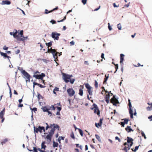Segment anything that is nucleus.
<instances>
[{"mask_svg": "<svg viewBox=\"0 0 152 152\" xmlns=\"http://www.w3.org/2000/svg\"><path fill=\"white\" fill-rule=\"evenodd\" d=\"M51 107H50L49 108H47L46 107H42V109L44 112L48 111L49 110H51Z\"/></svg>", "mask_w": 152, "mask_h": 152, "instance_id": "dca6fc26", "label": "nucleus"}, {"mask_svg": "<svg viewBox=\"0 0 152 152\" xmlns=\"http://www.w3.org/2000/svg\"><path fill=\"white\" fill-rule=\"evenodd\" d=\"M45 74L43 73H42L41 75H35L34 74L33 75V77H35L36 78L39 79H41L42 80L44 77L45 76Z\"/></svg>", "mask_w": 152, "mask_h": 152, "instance_id": "6e6552de", "label": "nucleus"}, {"mask_svg": "<svg viewBox=\"0 0 152 152\" xmlns=\"http://www.w3.org/2000/svg\"><path fill=\"white\" fill-rule=\"evenodd\" d=\"M33 149H30L28 148V150L30 151H33V152H38L37 149L36 147H33Z\"/></svg>", "mask_w": 152, "mask_h": 152, "instance_id": "b1692460", "label": "nucleus"}, {"mask_svg": "<svg viewBox=\"0 0 152 152\" xmlns=\"http://www.w3.org/2000/svg\"><path fill=\"white\" fill-rule=\"evenodd\" d=\"M97 125H98V126H102V125L101 124H99V123H98V124H97V123H96L95 124V126L96 127H98V126H97Z\"/></svg>", "mask_w": 152, "mask_h": 152, "instance_id": "052dcab7", "label": "nucleus"}, {"mask_svg": "<svg viewBox=\"0 0 152 152\" xmlns=\"http://www.w3.org/2000/svg\"><path fill=\"white\" fill-rule=\"evenodd\" d=\"M59 88H57V87H56L53 90V93L55 94H56V93L55 92V91H59Z\"/></svg>", "mask_w": 152, "mask_h": 152, "instance_id": "37998d69", "label": "nucleus"}, {"mask_svg": "<svg viewBox=\"0 0 152 152\" xmlns=\"http://www.w3.org/2000/svg\"><path fill=\"white\" fill-rule=\"evenodd\" d=\"M128 102H129V113L130 114V117L131 118H133V111L131 109V107H132V106L131 105V104L130 102V100L129 99H128Z\"/></svg>", "mask_w": 152, "mask_h": 152, "instance_id": "39448f33", "label": "nucleus"}, {"mask_svg": "<svg viewBox=\"0 0 152 152\" xmlns=\"http://www.w3.org/2000/svg\"><path fill=\"white\" fill-rule=\"evenodd\" d=\"M58 52H57L56 53H55L53 55V57L55 58V61H58V60L57 59L58 58V56H57V54L58 53ZM56 63H57L56 62Z\"/></svg>", "mask_w": 152, "mask_h": 152, "instance_id": "a878e982", "label": "nucleus"}, {"mask_svg": "<svg viewBox=\"0 0 152 152\" xmlns=\"http://www.w3.org/2000/svg\"><path fill=\"white\" fill-rule=\"evenodd\" d=\"M45 124L47 125V126L46 127V130H47L49 128L52 129V128L53 127L54 125H55V124H50V126L48 125V124L47 123H45Z\"/></svg>", "mask_w": 152, "mask_h": 152, "instance_id": "4be33fe9", "label": "nucleus"}, {"mask_svg": "<svg viewBox=\"0 0 152 152\" xmlns=\"http://www.w3.org/2000/svg\"><path fill=\"white\" fill-rule=\"evenodd\" d=\"M60 35V34L56 32H53L52 33V37L54 39L58 40L59 39L58 36Z\"/></svg>", "mask_w": 152, "mask_h": 152, "instance_id": "423d86ee", "label": "nucleus"}, {"mask_svg": "<svg viewBox=\"0 0 152 152\" xmlns=\"http://www.w3.org/2000/svg\"><path fill=\"white\" fill-rule=\"evenodd\" d=\"M108 75H108L107 76V75H105V77L106 78L104 79V80L103 82L104 84L106 83V81L109 77Z\"/></svg>", "mask_w": 152, "mask_h": 152, "instance_id": "2f4dec72", "label": "nucleus"}, {"mask_svg": "<svg viewBox=\"0 0 152 152\" xmlns=\"http://www.w3.org/2000/svg\"><path fill=\"white\" fill-rule=\"evenodd\" d=\"M51 107V110H54L56 108V107L53 105H52Z\"/></svg>", "mask_w": 152, "mask_h": 152, "instance_id": "4d7b16f0", "label": "nucleus"}, {"mask_svg": "<svg viewBox=\"0 0 152 152\" xmlns=\"http://www.w3.org/2000/svg\"><path fill=\"white\" fill-rule=\"evenodd\" d=\"M94 86L96 88H97L98 87V83L96 80H95Z\"/></svg>", "mask_w": 152, "mask_h": 152, "instance_id": "a19ab883", "label": "nucleus"}, {"mask_svg": "<svg viewBox=\"0 0 152 152\" xmlns=\"http://www.w3.org/2000/svg\"><path fill=\"white\" fill-rule=\"evenodd\" d=\"M20 50H18L16 51H15V53L16 54H18L20 52Z\"/></svg>", "mask_w": 152, "mask_h": 152, "instance_id": "69168bd1", "label": "nucleus"}, {"mask_svg": "<svg viewBox=\"0 0 152 152\" xmlns=\"http://www.w3.org/2000/svg\"><path fill=\"white\" fill-rule=\"evenodd\" d=\"M59 128V126L57 124H55V125H54V126H53V128L52 129H54V131H55V129H58V130Z\"/></svg>", "mask_w": 152, "mask_h": 152, "instance_id": "c756f323", "label": "nucleus"}, {"mask_svg": "<svg viewBox=\"0 0 152 152\" xmlns=\"http://www.w3.org/2000/svg\"><path fill=\"white\" fill-rule=\"evenodd\" d=\"M56 107L57 108V110L58 111H60L61 110V107Z\"/></svg>", "mask_w": 152, "mask_h": 152, "instance_id": "e2e57ef3", "label": "nucleus"}, {"mask_svg": "<svg viewBox=\"0 0 152 152\" xmlns=\"http://www.w3.org/2000/svg\"><path fill=\"white\" fill-rule=\"evenodd\" d=\"M96 138L99 141H101V140L100 137L97 134H95Z\"/></svg>", "mask_w": 152, "mask_h": 152, "instance_id": "58836bf2", "label": "nucleus"}, {"mask_svg": "<svg viewBox=\"0 0 152 152\" xmlns=\"http://www.w3.org/2000/svg\"><path fill=\"white\" fill-rule=\"evenodd\" d=\"M120 123L122 127H124L125 124L124 123V122H121Z\"/></svg>", "mask_w": 152, "mask_h": 152, "instance_id": "338daca9", "label": "nucleus"}, {"mask_svg": "<svg viewBox=\"0 0 152 152\" xmlns=\"http://www.w3.org/2000/svg\"><path fill=\"white\" fill-rule=\"evenodd\" d=\"M148 118L150 120V121H152V115L148 117Z\"/></svg>", "mask_w": 152, "mask_h": 152, "instance_id": "774afa93", "label": "nucleus"}, {"mask_svg": "<svg viewBox=\"0 0 152 152\" xmlns=\"http://www.w3.org/2000/svg\"><path fill=\"white\" fill-rule=\"evenodd\" d=\"M45 141H43L42 142L41 144V149H43V150L45 151V148L46 147V146L45 145Z\"/></svg>", "mask_w": 152, "mask_h": 152, "instance_id": "6ab92c4d", "label": "nucleus"}, {"mask_svg": "<svg viewBox=\"0 0 152 152\" xmlns=\"http://www.w3.org/2000/svg\"><path fill=\"white\" fill-rule=\"evenodd\" d=\"M124 124H128V122L129 120L126 119V118H125L124 119Z\"/></svg>", "mask_w": 152, "mask_h": 152, "instance_id": "a18cd8bd", "label": "nucleus"}, {"mask_svg": "<svg viewBox=\"0 0 152 152\" xmlns=\"http://www.w3.org/2000/svg\"><path fill=\"white\" fill-rule=\"evenodd\" d=\"M72 11V10H69L68 12H67L66 15L64 17V18L63 19H66V16H69V13L70 12H71Z\"/></svg>", "mask_w": 152, "mask_h": 152, "instance_id": "c9c22d12", "label": "nucleus"}, {"mask_svg": "<svg viewBox=\"0 0 152 152\" xmlns=\"http://www.w3.org/2000/svg\"><path fill=\"white\" fill-rule=\"evenodd\" d=\"M110 102L113 104V105L116 106V104L119 103L118 99L115 98V96L113 95V97L110 99Z\"/></svg>", "mask_w": 152, "mask_h": 152, "instance_id": "20e7f679", "label": "nucleus"}, {"mask_svg": "<svg viewBox=\"0 0 152 152\" xmlns=\"http://www.w3.org/2000/svg\"><path fill=\"white\" fill-rule=\"evenodd\" d=\"M22 73L24 76L28 80H30V76L28 73L25 70H23L22 72Z\"/></svg>", "mask_w": 152, "mask_h": 152, "instance_id": "f8f14e48", "label": "nucleus"}, {"mask_svg": "<svg viewBox=\"0 0 152 152\" xmlns=\"http://www.w3.org/2000/svg\"><path fill=\"white\" fill-rule=\"evenodd\" d=\"M127 143H128V144H129L130 142L131 143L132 142H133V140L132 138L130 137H127Z\"/></svg>", "mask_w": 152, "mask_h": 152, "instance_id": "5701e85b", "label": "nucleus"}, {"mask_svg": "<svg viewBox=\"0 0 152 152\" xmlns=\"http://www.w3.org/2000/svg\"><path fill=\"white\" fill-rule=\"evenodd\" d=\"M139 146L140 145L136 146L135 147L134 149V150H133L132 149H131L132 150V151H133L134 152H136L137 151V150L138 149Z\"/></svg>", "mask_w": 152, "mask_h": 152, "instance_id": "79ce46f5", "label": "nucleus"}, {"mask_svg": "<svg viewBox=\"0 0 152 152\" xmlns=\"http://www.w3.org/2000/svg\"><path fill=\"white\" fill-rule=\"evenodd\" d=\"M117 27L119 30H121V25L120 23H119L117 25Z\"/></svg>", "mask_w": 152, "mask_h": 152, "instance_id": "49530a36", "label": "nucleus"}, {"mask_svg": "<svg viewBox=\"0 0 152 152\" xmlns=\"http://www.w3.org/2000/svg\"><path fill=\"white\" fill-rule=\"evenodd\" d=\"M141 135L142 137H144V138L145 139H146V136L144 134V133L143 132H141Z\"/></svg>", "mask_w": 152, "mask_h": 152, "instance_id": "864d4df0", "label": "nucleus"}, {"mask_svg": "<svg viewBox=\"0 0 152 152\" xmlns=\"http://www.w3.org/2000/svg\"><path fill=\"white\" fill-rule=\"evenodd\" d=\"M72 76V75H69L65 73L63 74V77L64 81L68 83L69 81L72 84L74 83L75 80L74 79H70L71 77Z\"/></svg>", "mask_w": 152, "mask_h": 152, "instance_id": "f257e3e1", "label": "nucleus"}, {"mask_svg": "<svg viewBox=\"0 0 152 152\" xmlns=\"http://www.w3.org/2000/svg\"><path fill=\"white\" fill-rule=\"evenodd\" d=\"M18 35V37H16V38H15L16 39H17V40L18 41H24V39L22 38H21V37H19L18 36L19 35H18V34H17Z\"/></svg>", "mask_w": 152, "mask_h": 152, "instance_id": "cd10ccee", "label": "nucleus"}, {"mask_svg": "<svg viewBox=\"0 0 152 152\" xmlns=\"http://www.w3.org/2000/svg\"><path fill=\"white\" fill-rule=\"evenodd\" d=\"M37 150L39 151L40 152H47L43 150H42V149H40L39 148L37 149Z\"/></svg>", "mask_w": 152, "mask_h": 152, "instance_id": "603ef678", "label": "nucleus"}, {"mask_svg": "<svg viewBox=\"0 0 152 152\" xmlns=\"http://www.w3.org/2000/svg\"><path fill=\"white\" fill-rule=\"evenodd\" d=\"M42 130L44 132H45V129L44 127L40 126H39L38 128L35 126L34 127V132L38 133V132H39L40 133H42Z\"/></svg>", "mask_w": 152, "mask_h": 152, "instance_id": "7ed1b4c3", "label": "nucleus"}, {"mask_svg": "<svg viewBox=\"0 0 152 152\" xmlns=\"http://www.w3.org/2000/svg\"><path fill=\"white\" fill-rule=\"evenodd\" d=\"M57 51L55 49H52L51 53L53 54V55L55 53H57Z\"/></svg>", "mask_w": 152, "mask_h": 152, "instance_id": "ea45409f", "label": "nucleus"}, {"mask_svg": "<svg viewBox=\"0 0 152 152\" xmlns=\"http://www.w3.org/2000/svg\"><path fill=\"white\" fill-rule=\"evenodd\" d=\"M67 92L69 95L70 96H72L75 94V91L72 88H69L67 89Z\"/></svg>", "mask_w": 152, "mask_h": 152, "instance_id": "0eeeda50", "label": "nucleus"}, {"mask_svg": "<svg viewBox=\"0 0 152 152\" xmlns=\"http://www.w3.org/2000/svg\"><path fill=\"white\" fill-rule=\"evenodd\" d=\"M0 53H1V55L3 56L4 58H7V55L6 53H4L2 52H1L0 51Z\"/></svg>", "mask_w": 152, "mask_h": 152, "instance_id": "c85d7f7f", "label": "nucleus"}, {"mask_svg": "<svg viewBox=\"0 0 152 152\" xmlns=\"http://www.w3.org/2000/svg\"><path fill=\"white\" fill-rule=\"evenodd\" d=\"M33 87L34 88V86H35V85H37L38 86H39V83H37L36 82H34L33 83Z\"/></svg>", "mask_w": 152, "mask_h": 152, "instance_id": "3c124183", "label": "nucleus"}, {"mask_svg": "<svg viewBox=\"0 0 152 152\" xmlns=\"http://www.w3.org/2000/svg\"><path fill=\"white\" fill-rule=\"evenodd\" d=\"M58 144L57 142H53V147L55 148L56 147H57L58 146Z\"/></svg>", "mask_w": 152, "mask_h": 152, "instance_id": "f704fd0d", "label": "nucleus"}, {"mask_svg": "<svg viewBox=\"0 0 152 152\" xmlns=\"http://www.w3.org/2000/svg\"><path fill=\"white\" fill-rule=\"evenodd\" d=\"M58 9V7H57L56 8H55L53 9V10H51L49 11H48L47 9H45V13L46 14H47L48 13L52 12L53 11L55 10H57Z\"/></svg>", "mask_w": 152, "mask_h": 152, "instance_id": "4468645a", "label": "nucleus"}, {"mask_svg": "<svg viewBox=\"0 0 152 152\" xmlns=\"http://www.w3.org/2000/svg\"><path fill=\"white\" fill-rule=\"evenodd\" d=\"M130 2H129L127 4H125L124 5V7H128L129 6Z\"/></svg>", "mask_w": 152, "mask_h": 152, "instance_id": "5fc2aeb1", "label": "nucleus"}, {"mask_svg": "<svg viewBox=\"0 0 152 152\" xmlns=\"http://www.w3.org/2000/svg\"><path fill=\"white\" fill-rule=\"evenodd\" d=\"M64 137L62 136L59 137L58 139V140L59 143H61V140H64Z\"/></svg>", "mask_w": 152, "mask_h": 152, "instance_id": "7c9ffc66", "label": "nucleus"}, {"mask_svg": "<svg viewBox=\"0 0 152 152\" xmlns=\"http://www.w3.org/2000/svg\"><path fill=\"white\" fill-rule=\"evenodd\" d=\"M85 87L87 89V91H88L89 94L90 95H92V91L91 90L92 87H91L88 84H86Z\"/></svg>", "mask_w": 152, "mask_h": 152, "instance_id": "9b49d317", "label": "nucleus"}, {"mask_svg": "<svg viewBox=\"0 0 152 152\" xmlns=\"http://www.w3.org/2000/svg\"><path fill=\"white\" fill-rule=\"evenodd\" d=\"M8 141V139L7 138H5L1 140V144L3 145L4 144H5Z\"/></svg>", "mask_w": 152, "mask_h": 152, "instance_id": "412c9836", "label": "nucleus"}, {"mask_svg": "<svg viewBox=\"0 0 152 152\" xmlns=\"http://www.w3.org/2000/svg\"><path fill=\"white\" fill-rule=\"evenodd\" d=\"M87 1V0H82V2L84 5L86 3Z\"/></svg>", "mask_w": 152, "mask_h": 152, "instance_id": "6e6d98bb", "label": "nucleus"}, {"mask_svg": "<svg viewBox=\"0 0 152 152\" xmlns=\"http://www.w3.org/2000/svg\"><path fill=\"white\" fill-rule=\"evenodd\" d=\"M30 109L32 110H33L34 111V112H35L37 111V109L36 107H34L33 108H30Z\"/></svg>", "mask_w": 152, "mask_h": 152, "instance_id": "8fccbe9b", "label": "nucleus"}, {"mask_svg": "<svg viewBox=\"0 0 152 152\" xmlns=\"http://www.w3.org/2000/svg\"><path fill=\"white\" fill-rule=\"evenodd\" d=\"M108 29L110 31H111L112 29V28L110 26L109 23H108Z\"/></svg>", "mask_w": 152, "mask_h": 152, "instance_id": "13d9d810", "label": "nucleus"}, {"mask_svg": "<svg viewBox=\"0 0 152 152\" xmlns=\"http://www.w3.org/2000/svg\"><path fill=\"white\" fill-rule=\"evenodd\" d=\"M50 22L52 23V24H55L56 23V21L53 20H52Z\"/></svg>", "mask_w": 152, "mask_h": 152, "instance_id": "680f3d73", "label": "nucleus"}, {"mask_svg": "<svg viewBox=\"0 0 152 152\" xmlns=\"http://www.w3.org/2000/svg\"><path fill=\"white\" fill-rule=\"evenodd\" d=\"M146 109L148 111L151 110H152V107L148 106L146 108Z\"/></svg>", "mask_w": 152, "mask_h": 152, "instance_id": "de8ad7c7", "label": "nucleus"}, {"mask_svg": "<svg viewBox=\"0 0 152 152\" xmlns=\"http://www.w3.org/2000/svg\"><path fill=\"white\" fill-rule=\"evenodd\" d=\"M115 139L116 140H118V142H120L121 141L120 139L117 136H116L115 137Z\"/></svg>", "mask_w": 152, "mask_h": 152, "instance_id": "0e129e2a", "label": "nucleus"}, {"mask_svg": "<svg viewBox=\"0 0 152 152\" xmlns=\"http://www.w3.org/2000/svg\"><path fill=\"white\" fill-rule=\"evenodd\" d=\"M5 108H4L3 110L0 113V118L2 119L1 123H3L4 122L5 119L4 117V115L5 114Z\"/></svg>", "mask_w": 152, "mask_h": 152, "instance_id": "9d476101", "label": "nucleus"}, {"mask_svg": "<svg viewBox=\"0 0 152 152\" xmlns=\"http://www.w3.org/2000/svg\"><path fill=\"white\" fill-rule=\"evenodd\" d=\"M3 4H4L9 5L11 4V2L7 0L3 1H2Z\"/></svg>", "mask_w": 152, "mask_h": 152, "instance_id": "393cba45", "label": "nucleus"}, {"mask_svg": "<svg viewBox=\"0 0 152 152\" xmlns=\"http://www.w3.org/2000/svg\"><path fill=\"white\" fill-rule=\"evenodd\" d=\"M122 150L126 152H128L127 146H125Z\"/></svg>", "mask_w": 152, "mask_h": 152, "instance_id": "c03bdc74", "label": "nucleus"}, {"mask_svg": "<svg viewBox=\"0 0 152 152\" xmlns=\"http://www.w3.org/2000/svg\"><path fill=\"white\" fill-rule=\"evenodd\" d=\"M110 95L106 94L105 97V101L108 104L109 102L110 97Z\"/></svg>", "mask_w": 152, "mask_h": 152, "instance_id": "2eb2a0df", "label": "nucleus"}, {"mask_svg": "<svg viewBox=\"0 0 152 152\" xmlns=\"http://www.w3.org/2000/svg\"><path fill=\"white\" fill-rule=\"evenodd\" d=\"M114 65H115V68L116 69V70L115 71V72L117 71V69H118V64H114Z\"/></svg>", "mask_w": 152, "mask_h": 152, "instance_id": "09e8293b", "label": "nucleus"}, {"mask_svg": "<svg viewBox=\"0 0 152 152\" xmlns=\"http://www.w3.org/2000/svg\"><path fill=\"white\" fill-rule=\"evenodd\" d=\"M83 86H82V88H80V89H79V94L81 96H82L83 95Z\"/></svg>", "mask_w": 152, "mask_h": 152, "instance_id": "bb28decb", "label": "nucleus"}, {"mask_svg": "<svg viewBox=\"0 0 152 152\" xmlns=\"http://www.w3.org/2000/svg\"><path fill=\"white\" fill-rule=\"evenodd\" d=\"M120 63L121 64L122 63H123L124 60V55L123 54H120Z\"/></svg>", "mask_w": 152, "mask_h": 152, "instance_id": "a211bd4d", "label": "nucleus"}, {"mask_svg": "<svg viewBox=\"0 0 152 152\" xmlns=\"http://www.w3.org/2000/svg\"><path fill=\"white\" fill-rule=\"evenodd\" d=\"M18 35H20L21 38H23L24 40L27 38V37H25L23 35V30L20 31V33L18 32Z\"/></svg>", "mask_w": 152, "mask_h": 152, "instance_id": "f3484780", "label": "nucleus"}, {"mask_svg": "<svg viewBox=\"0 0 152 152\" xmlns=\"http://www.w3.org/2000/svg\"><path fill=\"white\" fill-rule=\"evenodd\" d=\"M125 130L128 132H129L131 131H133V130L130 128V126H127L125 128Z\"/></svg>", "mask_w": 152, "mask_h": 152, "instance_id": "aec40b11", "label": "nucleus"}, {"mask_svg": "<svg viewBox=\"0 0 152 152\" xmlns=\"http://www.w3.org/2000/svg\"><path fill=\"white\" fill-rule=\"evenodd\" d=\"M70 136V137L73 139L74 140L75 139V137L74 136L73 132H72L71 133Z\"/></svg>", "mask_w": 152, "mask_h": 152, "instance_id": "e433bc0d", "label": "nucleus"}, {"mask_svg": "<svg viewBox=\"0 0 152 152\" xmlns=\"http://www.w3.org/2000/svg\"><path fill=\"white\" fill-rule=\"evenodd\" d=\"M54 133V129H51L50 132H49V134L46 136L45 138L49 142H50L51 141L52 137Z\"/></svg>", "mask_w": 152, "mask_h": 152, "instance_id": "f03ea898", "label": "nucleus"}, {"mask_svg": "<svg viewBox=\"0 0 152 152\" xmlns=\"http://www.w3.org/2000/svg\"><path fill=\"white\" fill-rule=\"evenodd\" d=\"M93 105L94 108V113H96L98 115H99L100 114V111L97 105L95 104L94 103L93 104Z\"/></svg>", "mask_w": 152, "mask_h": 152, "instance_id": "1a4fd4ad", "label": "nucleus"}, {"mask_svg": "<svg viewBox=\"0 0 152 152\" xmlns=\"http://www.w3.org/2000/svg\"><path fill=\"white\" fill-rule=\"evenodd\" d=\"M77 129L78 130L81 136L83 137V131L80 129Z\"/></svg>", "mask_w": 152, "mask_h": 152, "instance_id": "473e14b6", "label": "nucleus"}, {"mask_svg": "<svg viewBox=\"0 0 152 152\" xmlns=\"http://www.w3.org/2000/svg\"><path fill=\"white\" fill-rule=\"evenodd\" d=\"M46 45L48 46V48L49 47H51L52 45V43L51 42H50L48 43H46Z\"/></svg>", "mask_w": 152, "mask_h": 152, "instance_id": "4c0bfd02", "label": "nucleus"}, {"mask_svg": "<svg viewBox=\"0 0 152 152\" xmlns=\"http://www.w3.org/2000/svg\"><path fill=\"white\" fill-rule=\"evenodd\" d=\"M133 142H132L131 143H130V145H129V144H127V149H128V151L130 149L131 146L133 145Z\"/></svg>", "mask_w": 152, "mask_h": 152, "instance_id": "72a5a7b5", "label": "nucleus"}, {"mask_svg": "<svg viewBox=\"0 0 152 152\" xmlns=\"http://www.w3.org/2000/svg\"><path fill=\"white\" fill-rule=\"evenodd\" d=\"M13 33H14L12 32H10V34L11 35H13L15 38H16V37H18L17 34L18 33V31L16 30L15 29Z\"/></svg>", "mask_w": 152, "mask_h": 152, "instance_id": "ddd939ff", "label": "nucleus"}, {"mask_svg": "<svg viewBox=\"0 0 152 152\" xmlns=\"http://www.w3.org/2000/svg\"><path fill=\"white\" fill-rule=\"evenodd\" d=\"M103 120V118H100V119L99 122V124H101V125H102V121Z\"/></svg>", "mask_w": 152, "mask_h": 152, "instance_id": "bf43d9fd", "label": "nucleus"}]
</instances>
